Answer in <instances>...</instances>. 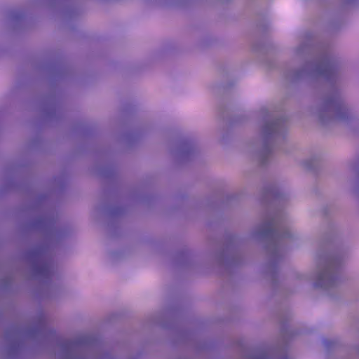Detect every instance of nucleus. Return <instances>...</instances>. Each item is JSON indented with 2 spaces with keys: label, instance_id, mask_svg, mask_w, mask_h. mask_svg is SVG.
Masks as SVG:
<instances>
[{
  "label": "nucleus",
  "instance_id": "nucleus-1",
  "mask_svg": "<svg viewBox=\"0 0 359 359\" xmlns=\"http://www.w3.org/2000/svg\"><path fill=\"white\" fill-rule=\"evenodd\" d=\"M281 221L280 214H268L263 222L253 232L255 238H269L267 253L271 265L279 262L283 257L282 241L292 236L289 230L281 229L279 226Z\"/></svg>",
  "mask_w": 359,
  "mask_h": 359
},
{
  "label": "nucleus",
  "instance_id": "nucleus-2",
  "mask_svg": "<svg viewBox=\"0 0 359 359\" xmlns=\"http://www.w3.org/2000/svg\"><path fill=\"white\" fill-rule=\"evenodd\" d=\"M316 116L323 124L343 123L351 117L350 108L341 95L332 93L323 99L316 111Z\"/></svg>",
  "mask_w": 359,
  "mask_h": 359
},
{
  "label": "nucleus",
  "instance_id": "nucleus-3",
  "mask_svg": "<svg viewBox=\"0 0 359 359\" xmlns=\"http://www.w3.org/2000/svg\"><path fill=\"white\" fill-rule=\"evenodd\" d=\"M344 260V256L335 255L327 258L319 270L315 285L316 287L330 291L334 290L340 282L338 268Z\"/></svg>",
  "mask_w": 359,
  "mask_h": 359
},
{
  "label": "nucleus",
  "instance_id": "nucleus-4",
  "mask_svg": "<svg viewBox=\"0 0 359 359\" xmlns=\"http://www.w3.org/2000/svg\"><path fill=\"white\" fill-rule=\"evenodd\" d=\"M281 128L282 126L279 120H266L264 122L259 134L262 147L261 151H259L257 154V158L262 163H265L267 158L270 156L272 151L271 144L274 137Z\"/></svg>",
  "mask_w": 359,
  "mask_h": 359
},
{
  "label": "nucleus",
  "instance_id": "nucleus-5",
  "mask_svg": "<svg viewBox=\"0 0 359 359\" xmlns=\"http://www.w3.org/2000/svg\"><path fill=\"white\" fill-rule=\"evenodd\" d=\"M337 72V67L333 64L325 62H308L302 69L296 72L293 79H314L322 76L330 80L335 76Z\"/></svg>",
  "mask_w": 359,
  "mask_h": 359
},
{
  "label": "nucleus",
  "instance_id": "nucleus-6",
  "mask_svg": "<svg viewBox=\"0 0 359 359\" xmlns=\"http://www.w3.org/2000/svg\"><path fill=\"white\" fill-rule=\"evenodd\" d=\"M302 51H303L304 48H305V46L303 45V46H302Z\"/></svg>",
  "mask_w": 359,
  "mask_h": 359
}]
</instances>
